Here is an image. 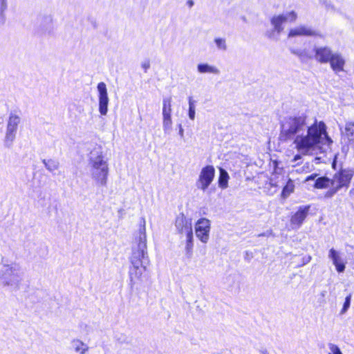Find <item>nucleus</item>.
I'll list each match as a JSON object with an SVG mask.
<instances>
[{"instance_id":"nucleus-26","label":"nucleus","mask_w":354,"mask_h":354,"mask_svg":"<svg viewBox=\"0 0 354 354\" xmlns=\"http://www.w3.org/2000/svg\"><path fill=\"white\" fill-rule=\"evenodd\" d=\"M329 186L331 187V180L327 177L318 178L315 183V187L317 189L326 188Z\"/></svg>"},{"instance_id":"nucleus-39","label":"nucleus","mask_w":354,"mask_h":354,"mask_svg":"<svg viewBox=\"0 0 354 354\" xmlns=\"http://www.w3.org/2000/svg\"><path fill=\"white\" fill-rule=\"evenodd\" d=\"M316 176H317V174L309 176L306 178V180L308 181L310 180H314Z\"/></svg>"},{"instance_id":"nucleus-9","label":"nucleus","mask_w":354,"mask_h":354,"mask_svg":"<svg viewBox=\"0 0 354 354\" xmlns=\"http://www.w3.org/2000/svg\"><path fill=\"white\" fill-rule=\"evenodd\" d=\"M196 237L203 243H207L209 238L210 221L205 218H200L196 223Z\"/></svg>"},{"instance_id":"nucleus-14","label":"nucleus","mask_w":354,"mask_h":354,"mask_svg":"<svg viewBox=\"0 0 354 354\" xmlns=\"http://www.w3.org/2000/svg\"><path fill=\"white\" fill-rule=\"evenodd\" d=\"M318 35L317 32L313 29L310 26L306 25H300L290 29L288 33V37H311Z\"/></svg>"},{"instance_id":"nucleus-38","label":"nucleus","mask_w":354,"mask_h":354,"mask_svg":"<svg viewBox=\"0 0 354 354\" xmlns=\"http://www.w3.org/2000/svg\"><path fill=\"white\" fill-rule=\"evenodd\" d=\"M301 50H291L292 53L296 55L299 57V54L301 53Z\"/></svg>"},{"instance_id":"nucleus-10","label":"nucleus","mask_w":354,"mask_h":354,"mask_svg":"<svg viewBox=\"0 0 354 354\" xmlns=\"http://www.w3.org/2000/svg\"><path fill=\"white\" fill-rule=\"evenodd\" d=\"M98 92L99 112L102 115H106L108 112L109 99L106 85L104 82H100L97 86Z\"/></svg>"},{"instance_id":"nucleus-41","label":"nucleus","mask_w":354,"mask_h":354,"mask_svg":"<svg viewBox=\"0 0 354 354\" xmlns=\"http://www.w3.org/2000/svg\"><path fill=\"white\" fill-rule=\"evenodd\" d=\"M349 195H350L351 197H354V188H352L349 191Z\"/></svg>"},{"instance_id":"nucleus-2","label":"nucleus","mask_w":354,"mask_h":354,"mask_svg":"<svg viewBox=\"0 0 354 354\" xmlns=\"http://www.w3.org/2000/svg\"><path fill=\"white\" fill-rule=\"evenodd\" d=\"M88 167L91 178L98 185L106 186L109 175V165L102 148L97 146L91 151Z\"/></svg>"},{"instance_id":"nucleus-40","label":"nucleus","mask_w":354,"mask_h":354,"mask_svg":"<svg viewBox=\"0 0 354 354\" xmlns=\"http://www.w3.org/2000/svg\"><path fill=\"white\" fill-rule=\"evenodd\" d=\"M194 1L193 0H188L187 1V4L189 8H192L194 6Z\"/></svg>"},{"instance_id":"nucleus-31","label":"nucleus","mask_w":354,"mask_h":354,"mask_svg":"<svg viewBox=\"0 0 354 354\" xmlns=\"http://www.w3.org/2000/svg\"><path fill=\"white\" fill-rule=\"evenodd\" d=\"M299 59L303 62H306L308 60L314 58V55H310L306 50H301L299 54Z\"/></svg>"},{"instance_id":"nucleus-3","label":"nucleus","mask_w":354,"mask_h":354,"mask_svg":"<svg viewBox=\"0 0 354 354\" xmlns=\"http://www.w3.org/2000/svg\"><path fill=\"white\" fill-rule=\"evenodd\" d=\"M146 222L144 218L141 219L140 227L138 231V240L136 246L133 247L132 254L130 258L131 265L148 264L147 251Z\"/></svg>"},{"instance_id":"nucleus-42","label":"nucleus","mask_w":354,"mask_h":354,"mask_svg":"<svg viewBox=\"0 0 354 354\" xmlns=\"http://www.w3.org/2000/svg\"><path fill=\"white\" fill-rule=\"evenodd\" d=\"M270 184L273 186H277L276 184H274L273 182H272V179H271V182H270Z\"/></svg>"},{"instance_id":"nucleus-12","label":"nucleus","mask_w":354,"mask_h":354,"mask_svg":"<svg viewBox=\"0 0 354 354\" xmlns=\"http://www.w3.org/2000/svg\"><path fill=\"white\" fill-rule=\"evenodd\" d=\"M147 265V264L131 265L129 271L130 280L129 286L131 288H133L136 284L142 281V276L146 271Z\"/></svg>"},{"instance_id":"nucleus-4","label":"nucleus","mask_w":354,"mask_h":354,"mask_svg":"<svg viewBox=\"0 0 354 354\" xmlns=\"http://www.w3.org/2000/svg\"><path fill=\"white\" fill-rule=\"evenodd\" d=\"M19 271V266L15 263L10 265L2 264L0 266V283L4 286L17 288L21 281Z\"/></svg>"},{"instance_id":"nucleus-28","label":"nucleus","mask_w":354,"mask_h":354,"mask_svg":"<svg viewBox=\"0 0 354 354\" xmlns=\"http://www.w3.org/2000/svg\"><path fill=\"white\" fill-rule=\"evenodd\" d=\"M186 245H185V251L187 257L190 258L192 255V250H193V234H189L186 236Z\"/></svg>"},{"instance_id":"nucleus-27","label":"nucleus","mask_w":354,"mask_h":354,"mask_svg":"<svg viewBox=\"0 0 354 354\" xmlns=\"http://www.w3.org/2000/svg\"><path fill=\"white\" fill-rule=\"evenodd\" d=\"M294 189H295L294 183L292 180L289 179L282 190L281 196L283 198L288 197L290 196V194L293 192Z\"/></svg>"},{"instance_id":"nucleus-19","label":"nucleus","mask_w":354,"mask_h":354,"mask_svg":"<svg viewBox=\"0 0 354 354\" xmlns=\"http://www.w3.org/2000/svg\"><path fill=\"white\" fill-rule=\"evenodd\" d=\"M309 207H300L299 210L292 216L290 222L292 225L299 227L308 215Z\"/></svg>"},{"instance_id":"nucleus-11","label":"nucleus","mask_w":354,"mask_h":354,"mask_svg":"<svg viewBox=\"0 0 354 354\" xmlns=\"http://www.w3.org/2000/svg\"><path fill=\"white\" fill-rule=\"evenodd\" d=\"M176 231L185 236L193 234L192 220L187 218L183 214L177 216L175 221Z\"/></svg>"},{"instance_id":"nucleus-23","label":"nucleus","mask_w":354,"mask_h":354,"mask_svg":"<svg viewBox=\"0 0 354 354\" xmlns=\"http://www.w3.org/2000/svg\"><path fill=\"white\" fill-rule=\"evenodd\" d=\"M171 115L162 116V129L165 135H169L172 130Z\"/></svg>"},{"instance_id":"nucleus-37","label":"nucleus","mask_w":354,"mask_h":354,"mask_svg":"<svg viewBox=\"0 0 354 354\" xmlns=\"http://www.w3.org/2000/svg\"><path fill=\"white\" fill-rule=\"evenodd\" d=\"M195 102L192 100V97H189V108H195Z\"/></svg>"},{"instance_id":"nucleus-8","label":"nucleus","mask_w":354,"mask_h":354,"mask_svg":"<svg viewBox=\"0 0 354 354\" xmlns=\"http://www.w3.org/2000/svg\"><path fill=\"white\" fill-rule=\"evenodd\" d=\"M297 18V14L295 11H290L286 14L274 16L271 19V24L274 31L278 34L283 30V24L286 21L294 22Z\"/></svg>"},{"instance_id":"nucleus-20","label":"nucleus","mask_w":354,"mask_h":354,"mask_svg":"<svg viewBox=\"0 0 354 354\" xmlns=\"http://www.w3.org/2000/svg\"><path fill=\"white\" fill-rule=\"evenodd\" d=\"M197 71L201 74L209 73L213 75H219L220 70L214 65L207 63H201L197 65Z\"/></svg>"},{"instance_id":"nucleus-36","label":"nucleus","mask_w":354,"mask_h":354,"mask_svg":"<svg viewBox=\"0 0 354 354\" xmlns=\"http://www.w3.org/2000/svg\"><path fill=\"white\" fill-rule=\"evenodd\" d=\"M178 129H179L178 134H179L180 137L181 138H183L184 137V129L183 128V126H182L181 124H178Z\"/></svg>"},{"instance_id":"nucleus-16","label":"nucleus","mask_w":354,"mask_h":354,"mask_svg":"<svg viewBox=\"0 0 354 354\" xmlns=\"http://www.w3.org/2000/svg\"><path fill=\"white\" fill-rule=\"evenodd\" d=\"M328 63L330 64L331 69L336 74L344 71L346 60L343 55L339 52H334L330 62Z\"/></svg>"},{"instance_id":"nucleus-24","label":"nucleus","mask_w":354,"mask_h":354,"mask_svg":"<svg viewBox=\"0 0 354 354\" xmlns=\"http://www.w3.org/2000/svg\"><path fill=\"white\" fill-rule=\"evenodd\" d=\"M171 97H165L162 100V116L171 115Z\"/></svg>"},{"instance_id":"nucleus-34","label":"nucleus","mask_w":354,"mask_h":354,"mask_svg":"<svg viewBox=\"0 0 354 354\" xmlns=\"http://www.w3.org/2000/svg\"><path fill=\"white\" fill-rule=\"evenodd\" d=\"M188 115H189V118L191 120H194L195 118V108L194 109H192V107L189 108Z\"/></svg>"},{"instance_id":"nucleus-32","label":"nucleus","mask_w":354,"mask_h":354,"mask_svg":"<svg viewBox=\"0 0 354 354\" xmlns=\"http://www.w3.org/2000/svg\"><path fill=\"white\" fill-rule=\"evenodd\" d=\"M328 346L330 350L328 354H342L339 348L336 344L329 343Z\"/></svg>"},{"instance_id":"nucleus-25","label":"nucleus","mask_w":354,"mask_h":354,"mask_svg":"<svg viewBox=\"0 0 354 354\" xmlns=\"http://www.w3.org/2000/svg\"><path fill=\"white\" fill-rule=\"evenodd\" d=\"M229 176L227 172L223 169H220V175L218 178V185L222 189H225L227 187Z\"/></svg>"},{"instance_id":"nucleus-6","label":"nucleus","mask_w":354,"mask_h":354,"mask_svg":"<svg viewBox=\"0 0 354 354\" xmlns=\"http://www.w3.org/2000/svg\"><path fill=\"white\" fill-rule=\"evenodd\" d=\"M21 122V118L15 113H10L7 121L3 144L6 147H12L17 136L18 126Z\"/></svg>"},{"instance_id":"nucleus-17","label":"nucleus","mask_w":354,"mask_h":354,"mask_svg":"<svg viewBox=\"0 0 354 354\" xmlns=\"http://www.w3.org/2000/svg\"><path fill=\"white\" fill-rule=\"evenodd\" d=\"M328 258L332 261L333 264L335 266L336 270L341 273L345 270L346 261L342 257L340 253L331 248L328 252Z\"/></svg>"},{"instance_id":"nucleus-15","label":"nucleus","mask_w":354,"mask_h":354,"mask_svg":"<svg viewBox=\"0 0 354 354\" xmlns=\"http://www.w3.org/2000/svg\"><path fill=\"white\" fill-rule=\"evenodd\" d=\"M39 27L43 34L52 35L54 32L53 19L51 15H42L39 17Z\"/></svg>"},{"instance_id":"nucleus-35","label":"nucleus","mask_w":354,"mask_h":354,"mask_svg":"<svg viewBox=\"0 0 354 354\" xmlns=\"http://www.w3.org/2000/svg\"><path fill=\"white\" fill-rule=\"evenodd\" d=\"M142 68L145 70V72L146 73L147 70L150 68V62L149 61H145L142 63L141 64Z\"/></svg>"},{"instance_id":"nucleus-29","label":"nucleus","mask_w":354,"mask_h":354,"mask_svg":"<svg viewBox=\"0 0 354 354\" xmlns=\"http://www.w3.org/2000/svg\"><path fill=\"white\" fill-rule=\"evenodd\" d=\"M8 8V0H0V22L3 24L6 20L5 12Z\"/></svg>"},{"instance_id":"nucleus-21","label":"nucleus","mask_w":354,"mask_h":354,"mask_svg":"<svg viewBox=\"0 0 354 354\" xmlns=\"http://www.w3.org/2000/svg\"><path fill=\"white\" fill-rule=\"evenodd\" d=\"M42 163L49 172H54L59 168V162L57 159H43Z\"/></svg>"},{"instance_id":"nucleus-13","label":"nucleus","mask_w":354,"mask_h":354,"mask_svg":"<svg viewBox=\"0 0 354 354\" xmlns=\"http://www.w3.org/2000/svg\"><path fill=\"white\" fill-rule=\"evenodd\" d=\"M313 52L314 59L320 64H327L334 53L328 46H315Z\"/></svg>"},{"instance_id":"nucleus-22","label":"nucleus","mask_w":354,"mask_h":354,"mask_svg":"<svg viewBox=\"0 0 354 354\" xmlns=\"http://www.w3.org/2000/svg\"><path fill=\"white\" fill-rule=\"evenodd\" d=\"M71 344L75 351L80 354H84L88 350V346L80 339H73Z\"/></svg>"},{"instance_id":"nucleus-7","label":"nucleus","mask_w":354,"mask_h":354,"mask_svg":"<svg viewBox=\"0 0 354 354\" xmlns=\"http://www.w3.org/2000/svg\"><path fill=\"white\" fill-rule=\"evenodd\" d=\"M215 176V169L212 165H207L202 168L196 185L198 189L205 191L212 183Z\"/></svg>"},{"instance_id":"nucleus-1","label":"nucleus","mask_w":354,"mask_h":354,"mask_svg":"<svg viewBox=\"0 0 354 354\" xmlns=\"http://www.w3.org/2000/svg\"><path fill=\"white\" fill-rule=\"evenodd\" d=\"M326 129L325 123L317 119L309 124L304 113L290 115L281 121L279 140L283 142H292L299 153L292 160L295 162L301 159V155L313 156L322 152L323 145L330 147L333 142Z\"/></svg>"},{"instance_id":"nucleus-30","label":"nucleus","mask_w":354,"mask_h":354,"mask_svg":"<svg viewBox=\"0 0 354 354\" xmlns=\"http://www.w3.org/2000/svg\"><path fill=\"white\" fill-rule=\"evenodd\" d=\"M216 48L219 50L225 51L227 49L226 39L225 38L216 37L214 40Z\"/></svg>"},{"instance_id":"nucleus-18","label":"nucleus","mask_w":354,"mask_h":354,"mask_svg":"<svg viewBox=\"0 0 354 354\" xmlns=\"http://www.w3.org/2000/svg\"><path fill=\"white\" fill-rule=\"evenodd\" d=\"M342 139L348 143H354V122L347 121L344 128L339 127Z\"/></svg>"},{"instance_id":"nucleus-33","label":"nucleus","mask_w":354,"mask_h":354,"mask_svg":"<svg viewBox=\"0 0 354 354\" xmlns=\"http://www.w3.org/2000/svg\"><path fill=\"white\" fill-rule=\"evenodd\" d=\"M351 295H349L345 299V301L344 303L343 308L341 310L342 315L344 314L349 308L350 305H351Z\"/></svg>"},{"instance_id":"nucleus-5","label":"nucleus","mask_w":354,"mask_h":354,"mask_svg":"<svg viewBox=\"0 0 354 354\" xmlns=\"http://www.w3.org/2000/svg\"><path fill=\"white\" fill-rule=\"evenodd\" d=\"M354 175V170L351 169H341L331 179V187L326 193V197H332L342 187H348Z\"/></svg>"}]
</instances>
